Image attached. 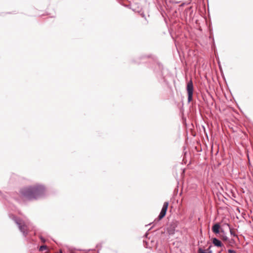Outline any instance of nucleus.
I'll list each match as a JSON object with an SVG mask.
<instances>
[{
  "label": "nucleus",
  "instance_id": "obj_7",
  "mask_svg": "<svg viewBox=\"0 0 253 253\" xmlns=\"http://www.w3.org/2000/svg\"><path fill=\"white\" fill-rule=\"evenodd\" d=\"M220 226L218 223L214 224L212 227V231L215 234H218L220 232Z\"/></svg>",
  "mask_w": 253,
  "mask_h": 253
},
{
  "label": "nucleus",
  "instance_id": "obj_1",
  "mask_svg": "<svg viewBox=\"0 0 253 253\" xmlns=\"http://www.w3.org/2000/svg\"><path fill=\"white\" fill-rule=\"evenodd\" d=\"M44 193L45 188L42 185L24 187L20 191L21 196L23 198L29 200L38 199L42 196Z\"/></svg>",
  "mask_w": 253,
  "mask_h": 253
},
{
  "label": "nucleus",
  "instance_id": "obj_2",
  "mask_svg": "<svg viewBox=\"0 0 253 253\" xmlns=\"http://www.w3.org/2000/svg\"><path fill=\"white\" fill-rule=\"evenodd\" d=\"M11 218L15 222L20 231L23 233V235L26 236L28 234V225L21 220L16 218L14 215H12Z\"/></svg>",
  "mask_w": 253,
  "mask_h": 253
},
{
  "label": "nucleus",
  "instance_id": "obj_11",
  "mask_svg": "<svg viewBox=\"0 0 253 253\" xmlns=\"http://www.w3.org/2000/svg\"><path fill=\"white\" fill-rule=\"evenodd\" d=\"M46 246H42L40 247V251H43V250H45L46 249Z\"/></svg>",
  "mask_w": 253,
  "mask_h": 253
},
{
  "label": "nucleus",
  "instance_id": "obj_18",
  "mask_svg": "<svg viewBox=\"0 0 253 253\" xmlns=\"http://www.w3.org/2000/svg\"><path fill=\"white\" fill-rule=\"evenodd\" d=\"M207 4H208V7H209V3H208V0H207Z\"/></svg>",
  "mask_w": 253,
  "mask_h": 253
},
{
  "label": "nucleus",
  "instance_id": "obj_15",
  "mask_svg": "<svg viewBox=\"0 0 253 253\" xmlns=\"http://www.w3.org/2000/svg\"><path fill=\"white\" fill-rule=\"evenodd\" d=\"M41 240H42V242H45V240L42 237H41Z\"/></svg>",
  "mask_w": 253,
  "mask_h": 253
},
{
  "label": "nucleus",
  "instance_id": "obj_9",
  "mask_svg": "<svg viewBox=\"0 0 253 253\" xmlns=\"http://www.w3.org/2000/svg\"><path fill=\"white\" fill-rule=\"evenodd\" d=\"M222 239L224 241H227L228 240V238L226 235H222Z\"/></svg>",
  "mask_w": 253,
  "mask_h": 253
},
{
  "label": "nucleus",
  "instance_id": "obj_16",
  "mask_svg": "<svg viewBox=\"0 0 253 253\" xmlns=\"http://www.w3.org/2000/svg\"><path fill=\"white\" fill-rule=\"evenodd\" d=\"M206 137H207V139L208 140L209 139V137H208V135L207 133Z\"/></svg>",
  "mask_w": 253,
  "mask_h": 253
},
{
  "label": "nucleus",
  "instance_id": "obj_8",
  "mask_svg": "<svg viewBox=\"0 0 253 253\" xmlns=\"http://www.w3.org/2000/svg\"><path fill=\"white\" fill-rule=\"evenodd\" d=\"M214 247L211 245L207 249V253H212L213 250H212V249ZM218 253H221V252L219 251L218 252Z\"/></svg>",
  "mask_w": 253,
  "mask_h": 253
},
{
  "label": "nucleus",
  "instance_id": "obj_4",
  "mask_svg": "<svg viewBox=\"0 0 253 253\" xmlns=\"http://www.w3.org/2000/svg\"><path fill=\"white\" fill-rule=\"evenodd\" d=\"M168 205H169V203L167 202H166L164 203L162 209V210L160 212V213L159 215V219H161L165 216L166 211L168 209Z\"/></svg>",
  "mask_w": 253,
  "mask_h": 253
},
{
  "label": "nucleus",
  "instance_id": "obj_12",
  "mask_svg": "<svg viewBox=\"0 0 253 253\" xmlns=\"http://www.w3.org/2000/svg\"><path fill=\"white\" fill-rule=\"evenodd\" d=\"M199 253H206V250H203L201 248H199Z\"/></svg>",
  "mask_w": 253,
  "mask_h": 253
},
{
  "label": "nucleus",
  "instance_id": "obj_19",
  "mask_svg": "<svg viewBox=\"0 0 253 253\" xmlns=\"http://www.w3.org/2000/svg\"><path fill=\"white\" fill-rule=\"evenodd\" d=\"M221 232H223V233H224V232L223 230H221Z\"/></svg>",
  "mask_w": 253,
  "mask_h": 253
},
{
  "label": "nucleus",
  "instance_id": "obj_20",
  "mask_svg": "<svg viewBox=\"0 0 253 253\" xmlns=\"http://www.w3.org/2000/svg\"><path fill=\"white\" fill-rule=\"evenodd\" d=\"M206 98H208V96H206ZM208 102V101L207 100V103Z\"/></svg>",
  "mask_w": 253,
  "mask_h": 253
},
{
  "label": "nucleus",
  "instance_id": "obj_10",
  "mask_svg": "<svg viewBox=\"0 0 253 253\" xmlns=\"http://www.w3.org/2000/svg\"><path fill=\"white\" fill-rule=\"evenodd\" d=\"M229 229H230V234L231 235H233V236H237V235L235 234V233L230 228H229Z\"/></svg>",
  "mask_w": 253,
  "mask_h": 253
},
{
  "label": "nucleus",
  "instance_id": "obj_21",
  "mask_svg": "<svg viewBox=\"0 0 253 253\" xmlns=\"http://www.w3.org/2000/svg\"><path fill=\"white\" fill-rule=\"evenodd\" d=\"M206 25H208V23H206Z\"/></svg>",
  "mask_w": 253,
  "mask_h": 253
},
{
  "label": "nucleus",
  "instance_id": "obj_5",
  "mask_svg": "<svg viewBox=\"0 0 253 253\" xmlns=\"http://www.w3.org/2000/svg\"><path fill=\"white\" fill-rule=\"evenodd\" d=\"M209 28H210V36H209V39H211L212 40V44H211V48H212V50H214V52H215V51H216V47H215V44L214 41L213 33H212L211 30L210 29V27H209Z\"/></svg>",
  "mask_w": 253,
  "mask_h": 253
},
{
  "label": "nucleus",
  "instance_id": "obj_6",
  "mask_svg": "<svg viewBox=\"0 0 253 253\" xmlns=\"http://www.w3.org/2000/svg\"><path fill=\"white\" fill-rule=\"evenodd\" d=\"M212 241L213 244L214 245V246L217 247H222V246H223V245L222 243V242L216 238H213Z\"/></svg>",
  "mask_w": 253,
  "mask_h": 253
},
{
  "label": "nucleus",
  "instance_id": "obj_13",
  "mask_svg": "<svg viewBox=\"0 0 253 253\" xmlns=\"http://www.w3.org/2000/svg\"><path fill=\"white\" fill-rule=\"evenodd\" d=\"M228 253H237V252L233 250H231V249H229L228 250Z\"/></svg>",
  "mask_w": 253,
  "mask_h": 253
},
{
  "label": "nucleus",
  "instance_id": "obj_3",
  "mask_svg": "<svg viewBox=\"0 0 253 253\" xmlns=\"http://www.w3.org/2000/svg\"><path fill=\"white\" fill-rule=\"evenodd\" d=\"M186 89L188 93V101L190 102L192 100L193 93V85L191 80L187 83Z\"/></svg>",
  "mask_w": 253,
  "mask_h": 253
},
{
  "label": "nucleus",
  "instance_id": "obj_17",
  "mask_svg": "<svg viewBox=\"0 0 253 253\" xmlns=\"http://www.w3.org/2000/svg\"><path fill=\"white\" fill-rule=\"evenodd\" d=\"M203 128H204V131H206V129H205V127H204V126H203Z\"/></svg>",
  "mask_w": 253,
  "mask_h": 253
},
{
  "label": "nucleus",
  "instance_id": "obj_14",
  "mask_svg": "<svg viewBox=\"0 0 253 253\" xmlns=\"http://www.w3.org/2000/svg\"><path fill=\"white\" fill-rule=\"evenodd\" d=\"M206 92H207V93H208V95L209 96V97H210V98H211V95L210 94V93H209V92H208V90H206Z\"/></svg>",
  "mask_w": 253,
  "mask_h": 253
}]
</instances>
